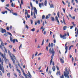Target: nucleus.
Instances as JSON below:
<instances>
[{"instance_id":"34","label":"nucleus","mask_w":78,"mask_h":78,"mask_svg":"<svg viewBox=\"0 0 78 78\" xmlns=\"http://www.w3.org/2000/svg\"><path fill=\"white\" fill-rule=\"evenodd\" d=\"M48 15H47L46 16V17H45V19H48Z\"/></svg>"},{"instance_id":"14","label":"nucleus","mask_w":78,"mask_h":78,"mask_svg":"<svg viewBox=\"0 0 78 78\" xmlns=\"http://www.w3.org/2000/svg\"><path fill=\"white\" fill-rule=\"evenodd\" d=\"M47 2L46 1H45V2H44V6H47Z\"/></svg>"},{"instance_id":"58","label":"nucleus","mask_w":78,"mask_h":78,"mask_svg":"<svg viewBox=\"0 0 78 78\" xmlns=\"http://www.w3.org/2000/svg\"><path fill=\"white\" fill-rule=\"evenodd\" d=\"M21 5H23V0H21Z\"/></svg>"},{"instance_id":"47","label":"nucleus","mask_w":78,"mask_h":78,"mask_svg":"<svg viewBox=\"0 0 78 78\" xmlns=\"http://www.w3.org/2000/svg\"><path fill=\"white\" fill-rule=\"evenodd\" d=\"M26 28H27V29H28V26H27V25H26Z\"/></svg>"},{"instance_id":"1","label":"nucleus","mask_w":78,"mask_h":78,"mask_svg":"<svg viewBox=\"0 0 78 78\" xmlns=\"http://www.w3.org/2000/svg\"><path fill=\"white\" fill-rule=\"evenodd\" d=\"M49 52L50 53H51L52 54L51 56V58L50 62V65H51V64L52 61H53V56H54V55H55V51H54V49H53V48H52V50L50 48Z\"/></svg>"},{"instance_id":"7","label":"nucleus","mask_w":78,"mask_h":78,"mask_svg":"<svg viewBox=\"0 0 78 78\" xmlns=\"http://www.w3.org/2000/svg\"><path fill=\"white\" fill-rule=\"evenodd\" d=\"M1 32L2 33H6V31L5 29H3V28H1Z\"/></svg>"},{"instance_id":"40","label":"nucleus","mask_w":78,"mask_h":78,"mask_svg":"<svg viewBox=\"0 0 78 78\" xmlns=\"http://www.w3.org/2000/svg\"><path fill=\"white\" fill-rule=\"evenodd\" d=\"M34 54H33L32 56V59H33L34 58Z\"/></svg>"},{"instance_id":"5","label":"nucleus","mask_w":78,"mask_h":78,"mask_svg":"<svg viewBox=\"0 0 78 78\" xmlns=\"http://www.w3.org/2000/svg\"><path fill=\"white\" fill-rule=\"evenodd\" d=\"M0 70L2 71L3 73H4V72H5L3 66H2L1 64H0Z\"/></svg>"},{"instance_id":"20","label":"nucleus","mask_w":78,"mask_h":78,"mask_svg":"<svg viewBox=\"0 0 78 78\" xmlns=\"http://www.w3.org/2000/svg\"><path fill=\"white\" fill-rule=\"evenodd\" d=\"M23 75L25 76V77H26V76H27V74H25V72H24V71H23Z\"/></svg>"},{"instance_id":"53","label":"nucleus","mask_w":78,"mask_h":78,"mask_svg":"<svg viewBox=\"0 0 78 78\" xmlns=\"http://www.w3.org/2000/svg\"><path fill=\"white\" fill-rule=\"evenodd\" d=\"M37 23H38V24H40V21H39V20H37Z\"/></svg>"},{"instance_id":"26","label":"nucleus","mask_w":78,"mask_h":78,"mask_svg":"<svg viewBox=\"0 0 78 78\" xmlns=\"http://www.w3.org/2000/svg\"><path fill=\"white\" fill-rule=\"evenodd\" d=\"M50 8H54L53 5V4L51 5H50Z\"/></svg>"},{"instance_id":"51","label":"nucleus","mask_w":78,"mask_h":78,"mask_svg":"<svg viewBox=\"0 0 78 78\" xmlns=\"http://www.w3.org/2000/svg\"><path fill=\"white\" fill-rule=\"evenodd\" d=\"M63 10L64 12L65 13V12H65L66 10L65 9H64V8L63 9Z\"/></svg>"},{"instance_id":"15","label":"nucleus","mask_w":78,"mask_h":78,"mask_svg":"<svg viewBox=\"0 0 78 78\" xmlns=\"http://www.w3.org/2000/svg\"><path fill=\"white\" fill-rule=\"evenodd\" d=\"M1 56H2V57H3V58H5V55H3V54L1 53V54H0Z\"/></svg>"},{"instance_id":"37","label":"nucleus","mask_w":78,"mask_h":78,"mask_svg":"<svg viewBox=\"0 0 78 78\" xmlns=\"http://www.w3.org/2000/svg\"><path fill=\"white\" fill-rule=\"evenodd\" d=\"M44 39H43V41L42 42V43L41 44V45H43L44 44Z\"/></svg>"},{"instance_id":"19","label":"nucleus","mask_w":78,"mask_h":78,"mask_svg":"<svg viewBox=\"0 0 78 78\" xmlns=\"http://www.w3.org/2000/svg\"><path fill=\"white\" fill-rule=\"evenodd\" d=\"M60 36L61 37V38H62L63 37H64V35H63V36H62V35H61V34H60Z\"/></svg>"},{"instance_id":"49","label":"nucleus","mask_w":78,"mask_h":78,"mask_svg":"<svg viewBox=\"0 0 78 78\" xmlns=\"http://www.w3.org/2000/svg\"><path fill=\"white\" fill-rule=\"evenodd\" d=\"M73 19H75V16H73L72 18H71Z\"/></svg>"},{"instance_id":"23","label":"nucleus","mask_w":78,"mask_h":78,"mask_svg":"<svg viewBox=\"0 0 78 78\" xmlns=\"http://www.w3.org/2000/svg\"><path fill=\"white\" fill-rule=\"evenodd\" d=\"M66 26H64L63 28V30H66Z\"/></svg>"},{"instance_id":"46","label":"nucleus","mask_w":78,"mask_h":78,"mask_svg":"<svg viewBox=\"0 0 78 78\" xmlns=\"http://www.w3.org/2000/svg\"><path fill=\"white\" fill-rule=\"evenodd\" d=\"M27 17L28 18H30V15H28V14L27 15Z\"/></svg>"},{"instance_id":"9","label":"nucleus","mask_w":78,"mask_h":78,"mask_svg":"<svg viewBox=\"0 0 78 78\" xmlns=\"http://www.w3.org/2000/svg\"><path fill=\"white\" fill-rule=\"evenodd\" d=\"M55 21H56L59 24V20H58V16H56L55 17Z\"/></svg>"},{"instance_id":"25","label":"nucleus","mask_w":78,"mask_h":78,"mask_svg":"<svg viewBox=\"0 0 78 78\" xmlns=\"http://www.w3.org/2000/svg\"><path fill=\"white\" fill-rule=\"evenodd\" d=\"M12 14H13V15H15V16H17V14L16 13H14L12 12Z\"/></svg>"},{"instance_id":"27","label":"nucleus","mask_w":78,"mask_h":78,"mask_svg":"<svg viewBox=\"0 0 78 78\" xmlns=\"http://www.w3.org/2000/svg\"><path fill=\"white\" fill-rule=\"evenodd\" d=\"M45 15H43L42 16V19H45Z\"/></svg>"},{"instance_id":"61","label":"nucleus","mask_w":78,"mask_h":78,"mask_svg":"<svg viewBox=\"0 0 78 78\" xmlns=\"http://www.w3.org/2000/svg\"><path fill=\"white\" fill-rule=\"evenodd\" d=\"M4 35L5 36H7L8 35V34L6 33L5 34H4Z\"/></svg>"},{"instance_id":"4","label":"nucleus","mask_w":78,"mask_h":78,"mask_svg":"<svg viewBox=\"0 0 78 78\" xmlns=\"http://www.w3.org/2000/svg\"><path fill=\"white\" fill-rule=\"evenodd\" d=\"M34 17L35 19H36V15L35 14V13H36V14H37V10L35 7H34Z\"/></svg>"},{"instance_id":"13","label":"nucleus","mask_w":78,"mask_h":78,"mask_svg":"<svg viewBox=\"0 0 78 78\" xmlns=\"http://www.w3.org/2000/svg\"><path fill=\"white\" fill-rule=\"evenodd\" d=\"M1 45L5 48V46H4V43H3V42H2L1 43Z\"/></svg>"},{"instance_id":"6","label":"nucleus","mask_w":78,"mask_h":78,"mask_svg":"<svg viewBox=\"0 0 78 78\" xmlns=\"http://www.w3.org/2000/svg\"><path fill=\"white\" fill-rule=\"evenodd\" d=\"M3 62H4L3 59L2 58L1 60V58L0 57V62L1 63V64L2 66H3Z\"/></svg>"},{"instance_id":"36","label":"nucleus","mask_w":78,"mask_h":78,"mask_svg":"<svg viewBox=\"0 0 78 78\" xmlns=\"http://www.w3.org/2000/svg\"><path fill=\"white\" fill-rule=\"evenodd\" d=\"M72 24H73V25L75 27V26H76V24H75V23L74 22L72 23Z\"/></svg>"},{"instance_id":"31","label":"nucleus","mask_w":78,"mask_h":78,"mask_svg":"<svg viewBox=\"0 0 78 78\" xmlns=\"http://www.w3.org/2000/svg\"><path fill=\"white\" fill-rule=\"evenodd\" d=\"M9 66L10 67V68H11V67H12V66H11V63H9Z\"/></svg>"},{"instance_id":"29","label":"nucleus","mask_w":78,"mask_h":78,"mask_svg":"<svg viewBox=\"0 0 78 78\" xmlns=\"http://www.w3.org/2000/svg\"><path fill=\"white\" fill-rule=\"evenodd\" d=\"M31 31H35V29L34 28H33L31 29Z\"/></svg>"},{"instance_id":"52","label":"nucleus","mask_w":78,"mask_h":78,"mask_svg":"<svg viewBox=\"0 0 78 78\" xmlns=\"http://www.w3.org/2000/svg\"><path fill=\"white\" fill-rule=\"evenodd\" d=\"M19 73H20H20H21V72H20V70L19 69H17Z\"/></svg>"},{"instance_id":"64","label":"nucleus","mask_w":78,"mask_h":78,"mask_svg":"<svg viewBox=\"0 0 78 78\" xmlns=\"http://www.w3.org/2000/svg\"><path fill=\"white\" fill-rule=\"evenodd\" d=\"M6 29L7 30H9V27H7Z\"/></svg>"},{"instance_id":"39","label":"nucleus","mask_w":78,"mask_h":78,"mask_svg":"<svg viewBox=\"0 0 78 78\" xmlns=\"http://www.w3.org/2000/svg\"><path fill=\"white\" fill-rule=\"evenodd\" d=\"M43 34L45 35V34H46V31H44V32H43Z\"/></svg>"},{"instance_id":"57","label":"nucleus","mask_w":78,"mask_h":78,"mask_svg":"<svg viewBox=\"0 0 78 78\" xmlns=\"http://www.w3.org/2000/svg\"><path fill=\"white\" fill-rule=\"evenodd\" d=\"M38 52L37 51L36 52V54H35V56H37V55Z\"/></svg>"},{"instance_id":"21","label":"nucleus","mask_w":78,"mask_h":78,"mask_svg":"<svg viewBox=\"0 0 78 78\" xmlns=\"http://www.w3.org/2000/svg\"><path fill=\"white\" fill-rule=\"evenodd\" d=\"M10 41H11V42H12L13 41V40H12V38L11 37V36L10 37Z\"/></svg>"},{"instance_id":"41","label":"nucleus","mask_w":78,"mask_h":78,"mask_svg":"<svg viewBox=\"0 0 78 78\" xmlns=\"http://www.w3.org/2000/svg\"><path fill=\"white\" fill-rule=\"evenodd\" d=\"M60 78H64V75L63 74L62 76H60Z\"/></svg>"},{"instance_id":"8","label":"nucleus","mask_w":78,"mask_h":78,"mask_svg":"<svg viewBox=\"0 0 78 78\" xmlns=\"http://www.w3.org/2000/svg\"><path fill=\"white\" fill-rule=\"evenodd\" d=\"M39 6L40 8H42V6H44V3L41 2V3H39Z\"/></svg>"},{"instance_id":"54","label":"nucleus","mask_w":78,"mask_h":78,"mask_svg":"<svg viewBox=\"0 0 78 78\" xmlns=\"http://www.w3.org/2000/svg\"><path fill=\"white\" fill-rule=\"evenodd\" d=\"M62 3H63V5H66V3H64V1H62Z\"/></svg>"},{"instance_id":"32","label":"nucleus","mask_w":78,"mask_h":78,"mask_svg":"<svg viewBox=\"0 0 78 78\" xmlns=\"http://www.w3.org/2000/svg\"><path fill=\"white\" fill-rule=\"evenodd\" d=\"M53 46V43H51V47H52Z\"/></svg>"},{"instance_id":"28","label":"nucleus","mask_w":78,"mask_h":78,"mask_svg":"<svg viewBox=\"0 0 78 78\" xmlns=\"http://www.w3.org/2000/svg\"><path fill=\"white\" fill-rule=\"evenodd\" d=\"M57 16H58V17L59 18V12H58Z\"/></svg>"},{"instance_id":"62","label":"nucleus","mask_w":78,"mask_h":78,"mask_svg":"<svg viewBox=\"0 0 78 78\" xmlns=\"http://www.w3.org/2000/svg\"><path fill=\"white\" fill-rule=\"evenodd\" d=\"M54 43H55H55H56V40H55V39H54Z\"/></svg>"},{"instance_id":"33","label":"nucleus","mask_w":78,"mask_h":78,"mask_svg":"<svg viewBox=\"0 0 78 78\" xmlns=\"http://www.w3.org/2000/svg\"><path fill=\"white\" fill-rule=\"evenodd\" d=\"M11 6L12 7H14V4H13V3H12L11 4Z\"/></svg>"},{"instance_id":"22","label":"nucleus","mask_w":78,"mask_h":78,"mask_svg":"<svg viewBox=\"0 0 78 78\" xmlns=\"http://www.w3.org/2000/svg\"><path fill=\"white\" fill-rule=\"evenodd\" d=\"M7 76L9 78L10 77V73H7Z\"/></svg>"},{"instance_id":"24","label":"nucleus","mask_w":78,"mask_h":78,"mask_svg":"<svg viewBox=\"0 0 78 78\" xmlns=\"http://www.w3.org/2000/svg\"><path fill=\"white\" fill-rule=\"evenodd\" d=\"M12 56V57H13V58L14 59H16V57L15 56H14V55L13 54H12V55H11Z\"/></svg>"},{"instance_id":"12","label":"nucleus","mask_w":78,"mask_h":78,"mask_svg":"<svg viewBox=\"0 0 78 78\" xmlns=\"http://www.w3.org/2000/svg\"><path fill=\"white\" fill-rule=\"evenodd\" d=\"M65 47V49L66 50L65 52V53H66L67 52V49H68V47H67V46H66Z\"/></svg>"},{"instance_id":"48","label":"nucleus","mask_w":78,"mask_h":78,"mask_svg":"<svg viewBox=\"0 0 78 78\" xmlns=\"http://www.w3.org/2000/svg\"><path fill=\"white\" fill-rule=\"evenodd\" d=\"M30 5L31 7L33 6V5L32 4V3H31V2H30Z\"/></svg>"},{"instance_id":"55","label":"nucleus","mask_w":78,"mask_h":78,"mask_svg":"<svg viewBox=\"0 0 78 78\" xmlns=\"http://www.w3.org/2000/svg\"><path fill=\"white\" fill-rule=\"evenodd\" d=\"M56 68L58 70H59V67L58 66H56Z\"/></svg>"},{"instance_id":"59","label":"nucleus","mask_w":78,"mask_h":78,"mask_svg":"<svg viewBox=\"0 0 78 78\" xmlns=\"http://www.w3.org/2000/svg\"><path fill=\"white\" fill-rule=\"evenodd\" d=\"M36 4H38V1L37 0H36Z\"/></svg>"},{"instance_id":"63","label":"nucleus","mask_w":78,"mask_h":78,"mask_svg":"<svg viewBox=\"0 0 78 78\" xmlns=\"http://www.w3.org/2000/svg\"><path fill=\"white\" fill-rule=\"evenodd\" d=\"M12 46H11V45H9V47H10V48H12Z\"/></svg>"},{"instance_id":"50","label":"nucleus","mask_w":78,"mask_h":78,"mask_svg":"<svg viewBox=\"0 0 78 78\" xmlns=\"http://www.w3.org/2000/svg\"><path fill=\"white\" fill-rule=\"evenodd\" d=\"M14 76H16V77H17V74H16V73H14Z\"/></svg>"},{"instance_id":"10","label":"nucleus","mask_w":78,"mask_h":78,"mask_svg":"<svg viewBox=\"0 0 78 78\" xmlns=\"http://www.w3.org/2000/svg\"><path fill=\"white\" fill-rule=\"evenodd\" d=\"M4 58V60L5 61V62L6 64L8 63V61H9L8 59H6V57H5V58Z\"/></svg>"},{"instance_id":"18","label":"nucleus","mask_w":78,"mask_h":78,"mask_svg":"<svg viewBox=\"0 0 78 78\" xmlns=\"http://www.w3.org/2000/svg\"><path fill=\"white\" fill-rule=\"evenodd\" d=\"M55 66H53L52 68V70L54 72L55 71Z\"/></svg>"},{"instance_id":"44","label":"nucleus","mask_w":78,"mask_h":78,"mask_svg":"<svg viewBox=\"0 0 78 78\" xmlns=\"http://www.w3.org/2000/svg\"><path fill=\"white\" fill-rule=\"evenodd\" d=\"M5 48V52H6V53H8V51H7V50H6V48Z\"/></svg>"},{"instance_id":"16","label":"nucleus","mask_w":78,"mask_h":78,"mask_svg":"<svg viewBox=\"0 0 78 78\" xmlns=\"http://www.w3.org/2000/svg\"><path fill=\"white\" fill-rule=\"evenodd\" d=\"M51 21H53V22L55 21V18L54 17H51Z\"/></svg>"},{"instance_id":"30","label":"nucleus","mask_w":78,"mask_h":78,"mask_svg":"<svg viewBox=\"0 0 78 78\" xmlns=\"http://www.w3.org/2000/svg\"><path fill=\"white\" fill-rule=\"evenodd\" d=\"M7 33H8V34H9V35H10V36H12V34H11V33L8 32H7Z\"/></svg>"},{"instance_id":"38","label":"nucleus","mask_w":78,"mask_h":78,"mask_svg":"<svg viewBox=\"0 0 78 78\" xmlns=\"http://www.w3.org/2000/svg\"><path fill=\"white\" fill-rule=\"evenodd\" d=\"M70 3L69 2H68V7H70Z\"/></svg>"},{"instance_id":"42","label":"nucleus","mask_w":78,"mask_h":78,"mask_svg":"<svg viewBox=\"0 0 78 78\" xmlns=\"http://www.w3.org/2000/svg\"><path fill=\"white\" fill-rule=\"evenodd\" d=\"M12 26H10L9 27L10 30H11V29H12Z\"/></svg>"},{"instance_id":"35","label":"nucleus","mask_w":78,"mask_h":78,"mask_svg":"<svg viewBox=\"0 0 78 78\" xmlns=\"http://www.w3.org/2000/svg\"><path fill=\"white\" fill-rule=\"evenodd\" d=\"M15 42H16V40L14 39L13 40V44H15Z\"/></svg>"},{"instance_id":"60","label":"nucleus","mask_w":78,"mask_h":78,"mask_svg":"<svg viewBox=\"0 0 78 78\" xmlns=\"http://www.w3.org/2000/svg\"><path fill=\"white\" fill-rule=\"evenodd\" d=\"M50 46H51V44H50V43H49V45H48L49 47H50Z\"/></svg>"},{"instance_id":"56","label":"nucleus","mask_w":78,"mask_h":78,"mask_svg":"<svg viewBox=\"0 0 78 78\" xmlns=\"http://www.w3.org/2000/svg\"><path fill=\"white\" fill-rule=\"evenodd\" d=\"M0 48H1L2 50H3V47H2V46L1 45H0Z\"/></svg>"},{"instance_id":"17","label":"nucleus","mask_w":78,"mask_h":78,"mask_svg":"<svg viewBox=\"0 0 78 78\" xmlns=\"http://www.w3.org/2000/svg\"><path fill=\"white\" fill-rule=\"evenodd\" d=\"M63 22L64 23L65 25H66V22L65 21V20H64V17H63Z\"/></svg>"},{"instance_id":"45","label":"nucleus","mask_w":78,"mask_h":78,"mask_svg":"<svg viewBox=\"0 0 78 78\" xmlns=\"http://www.w3.org/2000/svg\"><path fill=\"white\" fill-rule=\"evenodd\" d=\"M25 15L26 16V15H27L28 14V12H25Z\"/></svg>"},{"instance_id":"11","label":"nucleus","mask_w":78,"mask_h":78,"mask_svg":"<svg viewBox=\"0 0 78 78\" xmlns=\"http://www.w3.org/2000/svg\"><path fill=\"white\" fill-rule=\"evenodd\" d=\"M60 60L61 62L62 63V64H63V63H64V60L62 59V58H60Z\"/></svg>"},{"instance_id":"43","label":"nucleus","mask_w":78,"mask_h":78,"mask_svg":"<svg viewBox=\"0 0 78 78\" xmlns=\"http://www.w3.org/2000/svg\"><path fill=\"white\" fill-rule=\"evenodd\" d=\"M9 4H7L6 5V6H7V7H9Z\"/></svg>"},{"instance_id":"2","label":"nucleus","mask_w":78,"mask_h":78,"mask_svg":"<svg viewBox=\"0 0 78 78\" xmlns=\"http://www.w3.org/2000/svg\"><path fill=\"white\" fill-rule=\"evenodd\" d=\"M67 68H66V72H64V75L65 77V78H67V77L68 78H69V71L68 70H67Z\"/></svg>"},{"instance_id":"3","label":"nucleus","mask_w":78,"mask_h":78,"mask_svg":"<svg viewBox=\"0 0 78 78\" xmlns=\"http://www.w3.org/2000/svg\"><path fill=\"white\" fill-rule=\"evenodd\" d=\"M8 53L9 54V55L10 58H11V59L12 60V61H13V64H15L16 63V62L15 61V60H14V59L13 58H12V56H11L12 54L11 53V52H10V51H9V50H8Z\"/></svg>"}]
</instances>
